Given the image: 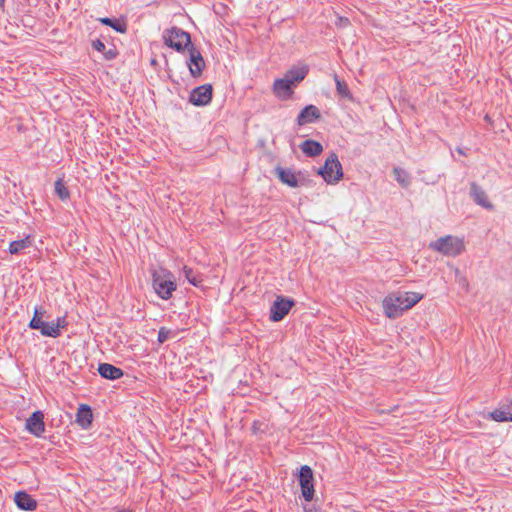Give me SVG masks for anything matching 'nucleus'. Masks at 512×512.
Segmentation results:
<instances>
[{
  "mask_svg": "<svg viewBox=\"0 0 512 512\" xmlns=\"http://www.w3.org/2000/svg\"><path fill=\"white\" fill-rule=\"evenodd\" d=\"M423 297V294L413 291L390 293L382 300L384 314L391 319L397 318L420 302Z\"/></svg>",
  "mask_w": 512,
  "mask_h": 512,
  "instance_id": "obj_1",
  "label": "nucleus"
},
{
  "mask_svg": "<svg viewBox=\"0 0 512 512\" xmlns=\"http://www.w3.org/2000/svg\"><path fill=\"white\" fill-rule=\"evenodd\" d=\"M152 285L155 293L163 300L170 299L177 288L173 274L164 268L152 272Z\"/></svg>",
  "mask_w": 512,
  "mask_h": 512,
  "instance_id": "obj_2",
  "label": "nucleus"
},
{
  "mask_svg": "<svg viewBox=\"0 0 512 512\" xmlns=\"http://www.w3.org/2000/svg\"><path fill=\"white\" fill-rule=\"evenodd\" d=\"M164 44L177 51L183 52L186 48H190L192 45L190 34L178 27H171L165 29L162 34Z\"/></svg>",
  "mask_w": 512,
  "mask_h": 512,
  "instance_id": "obj_3",
  "label": "nucleus"
},
{
  "mask_svg": "<svg viewBox=\"0 0 512 512\" xmlns=\"http://www.w3.org/2000/svg\"><path fill=\"white\" fill-rule=\"evenodd\" d=\"M429 248L445 256H457L465 249L463 239L452 235L440 237L429 244Z\"/></svg>",
  "mask_w": 512,
  "mask_h": 512,
  "instance_id": "obj_4",
  "label": "nucleus"
},
{
  "mask_svg": "<svg viewBox=\"0 0 512 512\" xmlns=\"http://www.w3.org/2000/svg\"><path fill=\"white\" fill-rule=\"evenodd\" d=\"M321 175L327 184L334 185L343 177V170L336 154L332 153L326 160L323 167L319 168Z\"/></svg>",
  "mask_w": 512,
  "mask_h": 512,
  "instance_id": "obj_5",
  "label": "nucleus"
},
{
  "mask_svg": "<svg viewBox=\"0 0 512 512\" xmlns=\"http://www.w3.org/2000/svg\"><path fill=\"white\" fill-rule=\"evenodd\" d=\"M301 492L306 501H311L314 497V476L310 466L303 465L299 470L298 475Z\"/></svg>",
  "mask_w": 512,
  "mask_h": 512,
  "instance_id": "obj_6",
  "label": "nucleus"
},
{
  "mask_svg": "<svg viewBox=\"0 0 512 512\" xmlns=\"http://www.w3.org/2000/svg\"><path fill=\"white\" fill-rule=\"evenodd\" d=\"M294 305L293 300L278 296L270 309V320L278 322L282 320Z\"/></svg>",
  "mask_w": 512,
  "mask_h": 512,
  "instance_id": "obj_7",
  "label": "nucleus"
},
{
  "mask_svg": "<svg viewBox=\"0 0 512 512\" xmlns=\"http://www.w3.org/2000/svg\"><path fill=\"white\" fill-rule=\"evenodd\" d=\"M213 89L212 85L204 84L196 87L190 95V102L196 106H205L210 103L212 99Z\"/></svg>",
  "mask_w": 512,
  "mask_h": 512,
  "instance_id": "obj_8",
  "label": "nucleus"
},
{
  "mask_svg": "<svg viewBox=\"0 0 512 512\" xmlns=\"http://www.w3.org/2000/svg\"><path fill=\"white\" fill-rule=\"evenodd\" d=\"M26 429L36 437H40L45 431L44 414L41 411H35L26 420Z\"/></svg>",
  "mask_w": 512,
  "mask_h": 512,
  "instance_id": "obj_9",
  "label": "nucleus"
},
{
  "mask_svg": "<svg viewBox=\"0 0 512 512\" xmlns=\"http://www.w3.org/2000/svg\"><path fill=\"white\" fill-rule=\"evenodd\" d=\"M188 50H189V54H190V58H189V62H188L190 74L196 78L200 77L203 72V69L205 67V61H204L201 53L197 49H195L193 46H191Z\"/></svg>",
  "mask_w": 512,
  "mask_h": 512,
  "instance_id": "obj_10",
  "label": "nucleus"
},
{
  "mask_svg": "<svg viewBox=\"0 0 512 512\" xmlns=\"http://www.w3.org/2000/svg\"><path fill=\"white\" fill-rule=\"evenodd\" d=\"M67 325L65 317H58L55 322H43L37 330H40L43 336L56 338L61 334V329Z\"/></svg>",
  "mask_w": 512,
  "mask_h": 512,
  "instance_id": "obj_11",
  "label": "nucleus"
},
{
  "mask_svg": "<svg viewBox=\"0 0 512 512\" xmlns=\"http://www.w3.org/2000/svg\"><path fill=\"white\" fill-rule=\"evenodd\" d=\"M320 118V111L314 105H308L304 109L301 110L297 117V124L299 126L306 125L308 123H312Z\"/></svg>",
  "mask_w": 512,
  "mask_h": 512,
  "instance_id": "obj_12",
  "label": "nucleus"
},
{
  "mask_svg": "<svg viewBox=\"0 0 512 512\" xmlns=\"http://www.w3.org/2000/svg\"><path fill=\"white\" fill-rule=\"evenodd\" d=\"M14 501L17 507L24 511H34L37 507V501L24 491L17 492Z\"/></svg>",
  "mask_w": 512,
  "mask_h": 512,
  "instance_id": "obj_13",
  "label": "nucleus"
},
{
  "mask_svg": "<svg viewBox=\"0 0 512 512\" xmlns=\"http://www.w3.org/2000/svg\"><path fill=\"white\" fill-rule=\"evenodd\" d=\"M93 414L89 405L80 404L76 413V423L83 429H88L92 424Z\"/></svg>",
  "mask_w": 512,
  "mask_h": 512,
  "instance_id": "obj_14",
  "label": "nucleus"
},
{
  "mask_svg": "<svg viewBox=\"0 0 512 512\" xmlns=\"http://www.w3.org/2000/svg\"><path fill=\"white\" fill-rule=\"evenodd\" d=\"M471 196L473 200L485 209L492 210L493 204L488 200L486 192L477 184H471Z\"/></svg>",
  "mask_w": 512,
  "mask_h": 512,
  "instance_id": "obj_15",
  "label": "nucleus"
},
{
  "mask_svg": "<svg viewBox=\"0 0 512 512\" xmlns=\"http://www.w3.org/2000/svg\"><path fill=\"white\" fill-rule=\"evenodd\" d=\"M276 174L282 183L293 188L298 187L297 176L291 169L278 167L276 168Z\"/></svg>",
  "mask_w": 512,
  "mask_h": 512,
  "instance_id": "obj_16",
  "label": "nucleus"
},
{
  "mask_svg": "<svg viewBox=\"0 0 512 512\" xmlns=\"http://www.w3.org/2000/svg\"><path fill=\"white\" fill-rule=\"evenodd\" d=\"M98 372L102 377L110 380H116L123 376V371L120 368L108 363L99 364Z\"/></svg>",
  "mask_w": 512,
  "mask_h": 512,
  "instance_id": "obj_17",
  "label": "nucleus"
},
{
  "mask_svg": "<svg viewBox=\"0 0 512 512\" xmlns=\"http://www.w3.org/2000/svg\"><path fill=\"white\" fill-rule=\"evenodd\" d=\"M272 90L274 94L280 99H288L293 94V90H290V86L283 78H279L274 81Z\"/></svg>",
  "mask_w": 512,
  "mask_h": 512,
  "instance_id": "obj_18",
  "label": "nucleus"
},
{
  "mask_svg": "<svg viewBox=\"0 0 512 512\" xmlns=\"http://www.w3.org/2000/svg\"><path fill=\"white\" fill-rule=\"evenodd\" d=\"M490 416L494 421L497 422H512V399L509 404L493 410L490 413Z\"/></svg>",
  "mask_w": 512,
  "mask_h": 512,
  "instance_id": "obj_19",
  "label": "nucleus"
},
{
  "mask_svg": "<svg viewBox=\"0 0 512 512\" xmlns=\"http://www.w3.org/2000/svg\"><path fill=\"white\" fill-rule=\"evenodd\" d=\"M309 72V67L307 64H299L291 67L285 75L294 80V82L300 83L304 80Z\"/></svg>",
  "mask_w": 512,
  "mask_h": 512,
  "instance_id": "obj_20",
  "label": "nucleus"
},
{
  "mask_svg": "<svg viewBox=\"0 0 512 512\" xmlns=\"http://www.w3.org/2000/svg\"><path fill=\"white\" fill-rule=\"evenodd\" d=\"M301 150L303 151L304 154H306L307 156H318L322 153L323 151V147L322 145L317 142V141H314V140H305L302 144H301Z\"/></svg>",
  "mask_w": 512,
  "mask_h": 512,
  "instance_id": "obj_21",
  "label": "nucleus"
},
{
  "mask_svg": "<svg viewBox=\"0 0 512 512\" xmlns=\"http://www.w3.org/2000/svg\"><path fill=\"white\" fill-rule=\"evenodd\" d=\"M32 245V238L30 235H27L23 239L12 241L9 245V252L11 254H18L24 249L30 247Z\"/></svg>",
  "mask_w": 512,
  "mask_h": 512,
  "instance_id": "obj_22",
  "label": "nucleus"
},
{
  "mask_svg": "<svg viewBox=\"0 0 512 512\" xmlns=\"http://www.w3.org/2000/svg\"><path fill=\"white\" fill-rule=\"evenodd\" d=\"M99 21L104 25L110 26L111 28H113L115 31H117L119 33H125L127 30L126 24L119 20H113L111 18L104 17V18H99Z\"/></svg>",
  "mask_w": 512,
  "mask_h": 512,
  "instance_id": "obj_23",
  "label": "nucleus"
},
{
  "mask_svg": "<svg viewBox=\"0 0 512 512\" xmlns=\"http://www.w3.org/2000/svg\"><path fill=\"white\" fill-rule=\"evenodd\" d=\"M333 78L335 80L336 90L338 94L343 98L351 100L352 95L349 91L348 85L344 81L340 80L336 74L334 75Z\"/></svg>",
  "mask_w": 512,
  "mask_h": 512,
  "instance_id": "obj_24",
  "label": "nucleus"
},
{
  "mask_svg": "<svg viewBox=\"0 0 512 512\" xmlns=\"http://www.w3.org/2000/svg\"><path fill=\"white\" fill-rule=\"evenodd\" d=\"M54 186H55V192H56L57 196L62 201H66L70 198V192L61 179H58L55 182Z\"/></svg>",
  "mask_w": 512,
  "mask_h": 512,
  "instance_id": "obj_25",
  "label": "nucleus"
},
{
  "mask_svg": "<svg viewBox=\"0 0 512 512\" xmlns=\"http://www.w3.org/2000/svg\"><path fill=\"white\" fill-rule=\"evenodd\" d=\"M393 173L395 175L396 180L401 186L407 187L410 184L409 174L403 169L394 168Z\"/></svg>",
  "mask_w": 512,
  "mask_h": 512,
  "instance_id": "obj_26",
  "label": "nucleus"
},
{
  "mask_svg": "<svg viewBox=\"0 0 512 512\" xmlns=\"http://www.w3.org/2000/svg\"><path fill=\"white\" fill-rule=\"evenodd\" d=\"M44 312L45 311L42 310L41 308H35L34 315H33L32 319L29 322V327L30 328L37 330L38 327H40L42 325V323L44 322L42 320Z\"/></svg>",
  "mask_w": 512,
  "mask_h": 512,
  "instance_id": "obj_27",
  "label": "nucleus"
},
{
  "mask_svg": "<svg viewBox=\"0 0 512 512\" xmlns=\"http://www.w3.org/2000/svg\"><path fill=\"white\" fill-rule=\"evenodd\" d=\"M183 272H184L186 279L189 281V283H191L194 286L199 285V283L201 281L196 278V276L193 274V270L191 268L184 266Z\"/></svg>",
  "mask_w": 512,
  "mask_h": 512,
  "instance_id": "obj_28",
  "label": "nucleus"
},
{
  "mask_svg": "<svg viewBox=\"0 0 512 512\" xmlns=\"http://www.w3.org/2000/svg\"><path fill=\"white\" fill-rule=\"evenodd\" d=\"M170 333H171L170 330H168V329H166L164 327L160 328V330L158 332V341L160 343L165 342L169 338Z\"/></svg>",
  "mask_w": 512,
  "mask_h": 512,
  "instance_id": "obj_29",
  "label": "nucleus"
},
{
  "mask_svg": "<svg viewBox=\"0 0 512 512\" xmlns=\"http://www.w3.org/2000/svg\"><path fill=\"white\" fill-rule=\"evenodd\" d=\"M92 47L99 52H103L105 50V44L99 39L92 41Z\"/></svg>",
  "mask_w": 512,
  "mask_h": 512,
  "instance_id": "obj_30",
  "label": "nucleus"
},
{
  "mask_svg": "<svg viewBox=\"0 0 512 512\" xmlns=\"http://www.w3.org/2000/svg\"><path fill=\"white\" fill-rule=\"evenodd\" d=\"M283 79L287 81V84L290 86V90H293V87L299 84L298 82H294V80L287 75H284Z\"/></svg>",
  "mask_w": 512,
  "mask_h": 512,
  "instance_id": "obj_31",
  "label": "nucleus"
},
{
  "mask_svg": "<svg viewBox=\"0 0 512 512\" xmlns=\"http://www.w3.org/2000/svg\"><path fill=\"white\" fill-rule=\"evenodd\" d=\"M115 56H116V53L114 52V50H109V51L106 53V55H105V57H106L107 59H113Z\"/></svg>",
  "mask_w": 512,
  "mask_h": 512,
  "instance_id": "obj_32",
  "label": "nucleus"
},
{
  "mask_svg": "<svg viewBox=\"0 0 512 512\" xmlns=\"http://www.w3.org/2000/svg\"><path fill=\"white\" fill-rule=\"evenodd\" d=\"M4 5H5V0H0V8H4Z\"/></svg>",
  "mask_w": 512,
  "mask_h": 512,
  "instance_id": "obj_33",
  "label": "nucleus"
}]
</instances>
